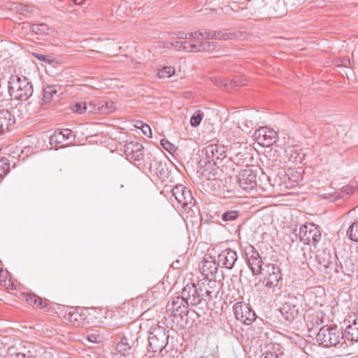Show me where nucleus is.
Masks as SVG:
<instances>
[{
  "instance_id": "nucleus-53",
  "label": "nucleus",
  "mask_w": 358,
  "mask_h": 358,
  "mask_svg": "<svg viewBox=\"0 0 358 358\" xmlns=\"http://www.w3.org/2000/svg\"><path fill=\"white\" fill-rule=\"evenodd\" d=\"M76 5H81L83 2V0H73Z\"/></svg>"
},
{
  "instance_id": "nucleus-34",
  "label": "nucleus",
  "mask_w": 358,
  "mask_h": 358,
  "mask_svg": "<svg viewBox=\"0 0 358 358\" xmlns=\"http://www.w3.org/2000/svg\"><path fill=\"white\" fill-rule=\"evenodd\" d=\"M101 115L109 114L115 110L114 103L113 101L108 100L101 101Z\"/></svg>"
},
{
  "instance_id": "nucleus-57",
  "label": "nucleus",
  "mask_w": 358,
  "mask_h": 358,
  "mask_svg": "<svg viewBox=\"0 0 358 358\" xmlns=\"http://www.w3.org/2000/svg\"><path fill=\"white\" fill-rule=\"evenodd\" d=\"M248 129H249V127H248V129H242V130H243V131H244L245 132H247Z\"/></svg>"
},
{
  "instance_id": "nucleus-13",
  "label": "nucleus",
  "mask_w": 358,
  "mask_h": 358,
  "mask_svg": "<svg viewBox=\"0 0 358 358\" xmlns=\"http://www.w3.org/2000/svg\"><path fill=\"white\" fill-rule=\"evenodd\" d=\"M316 261L320 265V269L323 268L326 273H330L336 262V256H333L329 251L325 250H318L315 255Z\"/></svg>"
},
{
  "instance_id": "nucleus-58",
  "label": "nucleus",
  "mask_w": 358,
  "mask_h": 358,
  "mask_svg": "<svg viewBox=\"0 0 358 358\" xmlns=\"http://www.w3.org/2000/svg\"><path fill=\"white\" fill-rule=\"evenodd\" d=\"M239 155H241V153L237 154V155H236V158H238V157Z\"/></svg>"
},
{
  "instance_id": "nucleus-50",
  "label": "nucleus",
  "mask_w": 358,
  "mask_h": 358,
  "mask_svg": "<svg viewBox=\"0 0 358 358\" xmlns=\"http://www.w3.org/2000/svg\"><path fill=\"white\" fill-rule=\"evenodd\" d=\"M6 275H7V274L3 271V269L0 268V284L6 283ZM4 285H6L4 284Z\"/></svg>"
},
{
  "instance_id": "nucleus-25",
  "label": "nucleus",
  "mask_w": 358,
  "mask_h": 358,
  "mask_svg": "<svg viewBox=\"0 0 358 358\" xmlns=\"http://www.w3.org/2000/svg\"><path fill=\"white\" fill-rule=\"evenodd\" d=\"M116 350L121 355L126 357L133 353L134 347L129 345L128 339L126 337H122L116 345Z\"/></svg>"
},
{
  "instance_id": "nucleus-2",
  "label": "nucleus",
  "mask_w": 358,
  "mask_h": 358,
  "mask_svg": "<svg viewBox=\"0 0 358 358\" xmlns=\"http://www.w3.org/2000/svg\"><path fill=\"white\" fill-rule=\"evenodd\" d=\"M8 90L12 99L27 101L33 94V85L24 76H12L8 82Z\"/></svg>"
},
{
  "instance_id": "nucleus-17",
  "label": "nucleus",
  "mask_w": 358,
  "mask_h": 358,
  "mask_svg": "<svg viewBox=\"0 0 358 358\" xmlns=\"http://www.w3.org/2000/svg\"><path fill=\"white\" fill-rule=\"evenodd\" d=\"M218 266H220L217 264V261L210 256L202 261L199 268L201 271L202 275L206 278H215Z\"/></svg>"
},
{
  "instance_id": "nucleus-55",
  "label": "nucleus",
  "mask_w": 358,
  "mask_h": 358,
  "mask_svg": "<svg viewBox=\"0 0 358 358\" xmlns=\"http://www.w3.org/2000/svg\"><path fill=\"white\" fill-rule=\"evenodd\" d=\"M162 169L160 170V171H157L156 173L158 174V176H162Z\"/></svg>"
},
{
  "instance_id": "nucleus-35",
  "label": "nucleus",
  "mask_w": 358,
  "mask_h": 358,
  "mask_svg": "<svg viewBox=\"0 0 358 358\" xmlns=\"http://www.w3.org/2000/svg\"><path fill=\"white\" fill-rule=\"evenodd\" d=\"M10 169V161L6 157L0 159V177H4Z\"/></svg>"
},
{
  "instance_id": "nucleus-10",
  "label": "nucleus",
  "mask_w": 358,
  "mask_h": 358,
  "mask_svg": "<svg viewBox=\"0 0 358 358\" xmlns=\"http://www.w3.org/2000/svg\"><path fill=\"white\" fill-rule=\"evenodd\" d=\"M247 263L254 275H260L264 268L263 262L257 250L250 245L245 250Z\"/></svg>"
},
{
  "instance_id": "nucleus-28",
  "label": "nucleus",
  "mask_w": 358,
  "mask_h": 358,
  "mask_svg": "<svg viewBox=\"0 0 358 358\" xmlns=\"http://www.w3.org/2000/svg\"><path fill=\"white\" fill-rule=\"evenodd\" d=\"M209 165L205 167L202 171V176L207 180H215L217 176V169L214 167L209 161Z\"/></svg>"
},
{
  "instance_id": "nucleus-7",
  "label": "nucleus",
  "mask_w": 358,
  "mask_h": 358,
  "mask_svg": "<svg viewBox=\"0 0 358 358\" xmlns=\"http://www.w3.org/2000/svg\"><path fill=\"white\" fill-rule=\"evenodd\" d=\"M257 169H252L248 166L238 172L236 176L237 182L243 190L248 192L257 187Z\"/></svg>"
},
{
  "instance_id": "nucleus-3",
  "label": "nucleus",
  "mask_w": 358,
  "mask_h": 358,
  "mask_svg": "<svg viewBox=\"0 0 358 358\" xmlns=\"http://www.w3.org/2000/svg\"><path fill=\"white\" fill-rule=\"evenodd\" d=\"M341 339H343V336H341L336 326H324L320 329L316 336V340L318 343L326 348L336 346Z\"/></svg>"
},
{
  "instance_id": "nucleus-8",
  "label": "nucleus",
  "mask_w": 358,
  "mask_h": 358,
  "mask_svg": "<svg viewBox=\"0 0 358 358\" xmlns=\"http://www.w3.org/2000/svg\"><path fill=\"white\" fill-rule=\"evenodd\" d=\"M233 310L236 319L245 324H250L256 319V315L251 307L243 302L236 303Z\"/></svg>"
},
{
  "instance_id": "nucleus-42",
  "label": "nucleus",
  "mask_w": 358,
  "mask_h": 358,
  "mask_svg": "<svg viewBox=\"0 0 358 358\" xmlns=\"http://www.w3.org/2000/svg\"><path fill=\"white\" fill-rule=\"evenodd\" d=\"M160 143H161L162 146L168 152H172L175 151L174 145L172 144L171 143H170L168 140L162 139L160 141Z\"/></svg>"
},
{
  "instance_id": "nucleus-39",
  "label": "nucleus",
  "mask_w": 358,
  "mask_h": 358,
  "mask_svg": "<svg viewBox=\"0 0 358 358\" xmlns=\"http://www.w3.org/2000/svg\"><path fill=\"white\" fill-rule=\"evenodd\" d=\"M185 41H182V46H185L182 49V51L186 52H196V45L193 43H189L188 39H185Z\"/></svg>"
},
{
  "instance_id": "nucleus-54",
  "label": "nucleus",
  "mask_w": 358,
  "mask_h": 358,
  "mask_svg": "<svg viewBox=\"0 0 358 358\" xmlns=\"http://www.w3.org/2000/svg\"><path fill=\"white\" fill-rule=\"evenodd\" d=\"M215 84L216 85H220L221 84H222V82L221 80H218L217 79H215Z\"/></svg>"
},
{
  "instance_id": "nucleus-38",
  "label": "nucleus",
  "mask_w": 358,
  "mask_h": 358,
  "mask_svg": "<svg viewBox=\"0 0 358 358\" xmlns=\"http://www.w3.org/2000/svg\"><path fill=\"white\" fill-rule=\"evenodd\" d=\"M175 72V69L172 66H166L158 72V76L160 78H170Z\"/></svg>"
},
{
  "instance_id": "nucleus-23",
  "label": "nucleus",
  "mask_w": 358,
  "mask_h": 358,
  "mask_svg": "<svg viewBox=\"0 0 358 358\" xmlns=\"http://www.w3.org/2000/svg\"><path fill=\"white\" fill-rule=\"evenodd\" d=\"M200 31H196L189 33H185V32H174L173 33V35L175 38L178 39H188L189 43H193L195 44V45L198 46L199 43L201 41V37L200 36Z\"/></svg>"
},
{
  "instance_id": "nucleus-46",
  "label": "nucleus",
  "mask_w": 358,
  "mask_h": 358,
  "mask_svg": "<svg viewBox=\"0 0 358 358\" xmlns=\"http://www.w3.org/2000/svg\"><path fill=\"white\" fill-rule=\"evenodd\" d=\"M87 339L90 343H98L100 341V336L95 334H91L87 336Z\"/></svg>"
},
{
  "instance_id": "nucleus-6",
  "label": "nucleus",
  "mask_w": 358,
  "mask_h": 358,
  "mask_svg": "<svg viewBox=\"0 0 358 358\" xmlns=\"http://www.w3.org/2000/svg\"><path fill=\"white\" fill-rule=\"evenodd\" d=\"M260 274L263 275L262 283L267 288L277 287L280 281L282 280L279 266L273 264H266Z\"/></svg>"
},
{
  "instance_id": "nucleus-14",
  "label": "nucleus",
  "mask_w": 358,
  "mask_h": 358,
  "mask_svg": "<svg viewBox=\"0 0 358 358\" xmlns=\"http://www.w3.org/2000/svg\"><path fill=\"white\" fill-rule=\"evenodd\" d=\"M238 259L237 253L231 248L222 250L217 256V264L222 268L231 269Z\"/></svg>"
},
{
  "instance_id": "nucleus-9",
  "label": "nucleus",
  "mask_w": 358,
  "mask_h": 358,
  "mask_svg": "<svg viewBox=\"0 0 358 358\" xmlns=\"http://www.w3.org/2000/svg\"><path fill=\"white\" fill-rule=\"evenodd\" d=\"M172 195L181 207L191 209L194 204L192 192L182 185H177L172 189Z\"/></svg>"
},
{
  "instance_id": "nucleus-56",
  "label": "nucleus",
  "mask_w": 358,
  "mask_h": 358,
  "mask_svg": "<svg viewBox=\"0 0 358 358\" xmlns=\"http://www.w3.org/2000/svg\"><path fill=\"white\" fill-rule=\"evenodd\" d=\"M139 122H137V123L136 124L135 127H136V128H139V129H141V124H138Z\"/></svg>"
},
{
  "instance_id": "nucleus-59",
  "label": "nucleus",
  "mask_w": 358,
  "mask_h": 358,
  "mask_svg": "<svg viewBox=\"0 0 358 358\" xmlns=\"http://www.w3.org/2000/svg\"><path fill=\"white\" fill-rule=\"evenodd\" d=\"M266 178H267V180H269V177H268V176H266Z\"/></svg>"
},
{
  "instance_id": "nucleus-22",
  "label": "nucleus",
  "mask_w": 358,
  "mask_h": 358,
  "mask_svg": "<svg viewBox=\"0 0 358 358\" xmlns=\"http://www.w3.org/2000/svg\"><path fill=\"white\" fill-rule=\"evenodd\" d=\"M15 117L8 110H0V135L6 132L15 123Z\"/></svg>"
},
{
  "instance_id": "nucleus-27",
  "label": "nucleus",
  "mask_w": 358,
  "mask_h": 358,
  "mask_svg": "<svg viewBox=\"0 0 358 358\" xmlns=\"http://www.w3.org/2000/svg\"><path fill=\"white\" fill-rule=\"evenodd\" d=\"M31 30L36 34L43 36L48 35L50 29L46 24H33L30 26Z\"/></svg>"
},
{
  "instance_id": "nucleus-4",
  "label": "nucleus",
  "mask_w": 358,
  "mask_h": 358,
  "mask_svg": "<svg viewBox=\"0 0 358 358\" xmlns=\"http://www.w3.org/2000/svg\"><path fill=\"white\" fill-rule=\"evenodd\" d=\"M168 339L169 336L166 334V329L157 325L150 329L148 347L153 352L157 351L162 352L168 343Z\"/></svg>"
},
{
  "instance_id": "nucleus-51",
  "label": "nucleus",
  "mask_w": 358,
  "mask_h": 358,
  "mask_svg": "<svg viewBox=\"0 0 358 358\" xmlns=\"http://www.w3.org/2000/svg\"><path fill=\"white\" fill-rule=\"evenodd\" d=\"M163 48L171 49L173 48V42L165 41L163 42Z\"/></svg>"
},
{
  "instance_id": "nucleus-36",
  "label": "nucleus",
  "mask_w": 358,
  "mask_h": 358,
  "mask_svg": "<svg viewBox=\"0 0 358 358\" xmlns=\"http://www.w3.org/2000/svg\"><path fill=\"white\" fill-rule=\"evenodd\" d=\"M73 111L78 114H83L87 112V102H76L71 107Z\"/></svg>"
},
{
  "instance_id": "nucleus-21",
  "label": "nucleus",
  "mask_w": 358,
  "mask_h": 358,
  "mask_svg": "<svg viewBox=\"0 0 358 358\" xmlns=\"http://www.w3.org/2000/svg\"><path fill=\"white\" fill-rule=\"evenodd\" d=\"M22 300L38 309H44L48 306L46 301L43 300L41 297L32 293H23Z\"/></svg>"
},
{
  "instance_id": "nucleus-26",
  "label": "nucleus",
  "mask_w": 358,
  "mask_h": 358,
  "mask_svg": "<svg viewBox=\"0 0 358 358\" xmlns=\"http://www.w3.org/2000/svg\"><path fill=\"white\" fill-rule=\"evenodd\" d=\"M282 352L279 344H271L266 347V350L260 358H282Z\"/></svg>"
},
{
  "instance_id": "nucleus-40",
  "label": "nucleus",
  "mask_w": 358,
  "mask_h": 358,
  "mask_svg": "<svg viewBox=\"0 0 358 358\" xmlns=\"http://www.w3.org/2000/svg\"><path fill=\"white\" fill-rule=\"evenodd\" d=\"M201 34L200 36L202 40L207 41L208 39H215L216 38L215 31H200Z\"/></svg>"
},
{
  "instance_id": "nucleus-49",
  "label": "nucleus",
  "mask_w": 358,
  "mask_h": 358,
  "mask_svg": "<svg viewBox=\"0 0 358 358\" xmlns=\"http://www.w3.org/2000/svg\"><path fill=\"white\" fill-rule=\"evenodd\" d=\"M185 46H182V41H173V48L177 51H182Z\"/></svg>"
},
{
  "instance_id": "nucleus-20",
  "label": "nucleus",
  "mask_w": 358,
  "mask_h": 358,
  "mask_svg": "<svg viewBox=\"0 0 358 358\" xmlns=\"http://www.w3.org/2000/svg\"><path fill=\"white\" fill-rule=\"evenodd\" d=\"M280 312L287 321L291 322L298 315L299 307L294 303V300L292 299L290 301L283 303Z\"/></svg>"
},
{
  "instance_id": "nucleus-61",
  "label": "nucleus",
  "mask_w": 358,
  "mask_h": 358,
  "mask_svg": "<svg viewBox=\"0 0 358 358\" xmlns=\"http://www.w3.org/2000/svg\"><path fill=\"white\" fill-rule=\"evenodd\" d=\"M357 208H358V206H357Z\"/></svg>"
},
{
  "instance_id": "nucleus-41",
  "label": "nucleus",
  "mask_w": 358,
  "mask_h": 358,
  "mask_svg": "<svg viewBox=\"0 0 358 358\" xmlns=\"http://www.w3.org/2000/svg\"><path fill=\"white\" fill-rule=\"evenodd\" d=\"M65 141L60 131H56L55 134L50 136V143H62Z\"/></svg>"
},
{
  "instance_id": "nucleus-30",
  "label": "nucleus",
  "mask_w": 358,
  "mask_h": 358,
  "mask_svg": "<svg viewBox=\"0 0 358 358\" xmlns=\"http://www.w3.org/2000/svg\"><path fill=\"white\" fill-rule=\"evenodd\" d=\"M57 91L53 86H47L43 89V101L46 103L50 102L54 96L57 95Z\"/></svg>"
},
{
  "instance_id": "nucleus-60",
  "label": "nucleus",
  "mask_w": 358,
  "mask_h": 358,
  "mask_svg": "<svg viewBox=\"0 0 358 358\" xmlns=\"http://www.w3.org/2000/svg\"><path fill=\"white\" fill-rule=\"evenodd\" d=\"M1 152V149L0 148V152Z\"/></svg>"
},
{
  "instance_id": "nucleus-31",
  "label": "nucleus",
  "mask_w": 358,
  "mask_h": 358,
  "mask_svg": "<svg viewBox=\"0 0 358 358\" xmlns=\"http://www.w3.org/2000/svg\"><path fill=\"white\" fill-rule=\"evenodd\" d=\"M101 103L100 101H90L87 102V112L91 114H99L101 113Z\"/></svg>"
},
{
  "instance_id": "nucleus-11",
  "label": "nucleus",
  "mask_w": 358,
  "mask_h": 358,
  "mask_svg": "<svg viewBox=\"0 0 358 358\" xmlns=\"http://www.w3.org/2000/svg\"><path fill=\"white\" fill-rule=\"evenodd\" d=\"M254 136L258 143L264 147L272 145L278 139L277 133L273 129L266 127H261L255 130Z\"/></svg>"
},
{
  "instance_id": "nucleus-48",
  "label": "nucleus",
  "mask_w": 358,
  "mask_h": 358,
  "mask_svg": "<svg viewBox=\"0 0 358 358\" xmlns=\"http://www.w3.org/2000/svg\"><path fill=\"white\" fill-rule=\"evenodd\" d=\"M34 57H36L38 59H39L41 62L50 63L52 61L48 57L47 55L39 54V53H34Z\"/></svg>"
},
{
  "instance_id": "nucleus-52",
  "label": "nucleus",
  "mask_w": 358,
  "mask_h": 358,
  "mask_svg": "<svg viewBox=\"0 0 358 358\" xmlns=\"http://www.w3.org/2000/svg\"><path fill=\"white\" fill-rule=\"evenodd\" d=\"M333 268H334L335 273H338L341 272L342 266L337 265L336 263L334 264Z\"/></svg>"
},
{
  "instance_id": "nucleus-45",
  "label": "nucleus",
  "mask_w": 358,
  "mask_h": 358,
  "mask_svg": "<svg viewBox=\"0 0 358 358\" xmlns=\"http://www.w3.org/2000/svg\"><path fill=\"white\" fill-rule=\"evenodd\" d=\"M59 131L63 136L65 141L70 140L73 137L72 131L70 129H66Z\"/></svg>"
},
{
  "instance_id": "nucleus-1",
  "label": "nucleus",
  "mask_w": 358,
  "mask_h": 358,
  "mask_svg": "<svg viewBox=\"0 0 358 358\" xmlns=\"http://www.w3.org/2000/svg\"><path fill=\"white\" fill-rule=\"evenodd\" d=\"M205 282L189 283L184 287L181 292L183 299L192 306H196L202 302L208 303L212 299V292Z\"/></svg>"
},
{
  "instance_id": "nucleus-15",
  "label": "nucleus",
  "mask_w": 358,
  "mask_h": 358,
  "mask_svg": "<svg viewBox=\"0 0 358 358\" xmlns=\"http://www.w3.org/2000/svg\"><path fill=\"white\" fill-rule=\"evenodd\" d=\"M207 158L212 160L213 165L215 166L217 160H221L227 157V148L223 145L210 144L206 148Z\"/></svg>"
},
{
  "instance_id": "nucleus-37",
  "label": "nucleus",
  "mask_w": 358,
  "mask_h": 358,
  "mask_svg": "<svg viewBox=\"0 0 358 358\" xmlns=\"http://www.w3.org/2000/svg\"><path fill=\"white\" fill-rule=\"evenodd\" d=\"M203 117V113L201 110L194 112L190 119V124L192 127H196L199 126Z\"/></svg>"
},
{
  "instance_id": "nucleus-44",
  "label": "nucleus",
  "mask_w": 358,
  "mask_h": 358,
  "mask_svg": "<svg viewBox=\"0 0 358 358\" xmlns=\"http://www.w3.org/2000/svg\"><path fill=\"white\" fill-rule=\"evenodd\" d=\"M357 189V185H348L342 188V192L343 193H345L347 194H353L355 190Z\"/></svg>"
},
{
  "instance_id": "nucleus-43",
  "label": "nucleus",
  "mask_w": 358,
  "mask_h": 358,
  "mask_svg": "<svg viewBox=\"0 0 358 358\" xmlns=\"http://www.w3.org/2000/svg\"><path fill=\"white\" fill-rule=\"evenodd\" d=\"M138 124H141V129L143 132V134L145 136H147L148 137H151L152 136V131L148 124H144L142 122H140Z\"/></svg>"
},
{
  "instance_id": "nucleus-29",
  "label": "nucleus",
  "mask_w": 358,
  "mask_h": 358,
  "mask_svg": "<svg viewBox=\"0 0 358 358\" xmlns=\"http://www.w3.org/2000/svg\"><path fill=\"white\" fill-rule=\"evenodd\" d=\"M215 42L201 40V43L196 46V52H210L216 48Z\"/></svg>"
},
{
  "instance_id": "nucleus-12",
  "label": "nucleus",
  "mask_w": 358,
  "mask_h": 358,
  "mask_svg": "<svg viewBox=\"0 0 358 358\" xmlns=\"http://www.w3.org/2000/svg\"><path fill=\"white\" fill-rule=\"evenodd\" d=\"M189 306L187 301L181 295V296L173 297L171 302L169 303L166 307L168 310L171 311L174 317L180 316L182 318L183 316L187 315Z\"/></svg>"
},
{
  "instance_id": "nucleus-33",
  "label": "nucleus",
  "mask_w": 358,
  "mask_h": 358,
  "mask_svg": "<svg viewBox=\"0 0 358 358\" xmlns=\"http://www.w3.org/2000/svg\"><path fill=\"white\" fill-rule=\"evenodd\" d=\"M348 238L355 242H358V222L352 223L347 231Z\"/></svg>"
},
{
  "instance_id": "nucleus-47",
  "label": "nucleus",
  "mask_w": 358,
  "mask_h": 358,
  "mask_svg": "<svg viewBox=\"0 0 358 358\" xmlns=\"http://www.w3.org/2000/svg\"><path fill=\"white\" fill-rule=\"evenodd\" d=\"M303 250V261H307L308 259H310L312 258V251H311V249L310 248H303L302 249Z\"/></svg>"
},
{
  "instance_id": "nucleus-24",
  "label": "nucleus",
  "mask_w": 358,
  "mask_h": 358,
  "mask_svg": "<svg viewBox=\"0 0 358 358\" xmlns=\"http://www.w3.org/2000/svg\"><path fill=\"white\" fill-rule=\"evenodd\" d=\"M215 40H236L243 37L244 34L241 31H230L228 30L215 31Z\"/></svg>"
},
{
  "instance_id": "nucleus-16",
  "label": "nucleus",
  "mask_w": 358,
  "mask_h": 358,
  "mask_svg": "<svg viewBox=\"0 0 358 358\" xmlns=\"http://www.w3.org/2000/svg\"><path fill=\"white\" fill-rule=\"evenodd\" d=\"M87 310L83 308L71 307L67 313V320L73 325L79 327L85 324Z\"/></svg>"
},
{
  "instance_id": "nucleus-32",
  "label": "nucleus",
  "mask_w": 358,
  "mask_h": 358,
  "mask_svg": "<svg viewBox=\"0 0 358 358\" xmlns=\"http://www.w3.org/2000/svg\"><path fill=\"white\" fill-rule=\"evenodd\" d=\"M239 211L235 210H227L222 213L221 219L223 222H232L238 217Z\"/></svg>"
},
{
  "instance_id": "nucleus-5",
  "label": "nucleus",
  "mask_w": 358,
  "mask_h": 358,
  "mask_svg": "<svg viewBox=\"0 0 358 358\" xmlns=\"http://www.w3.org/2000/svg\"><path fill=\"white\" fill-rule=\"evenodd\" d=\"M299 236L305 245H313L315 247L321 239V231L317 224L306 223L300 227Z\"/></svg>"
},
{
  "instance_id": "nucleus-18",
  "label": "nucleus",
  "mask_w": 358,
  "mask_h": 358,
  "mask_svg": "<svg viewBox=\"0 0 358 358\" xmlns=\"http://www.w3.org/2000/svg\"><path fill=\"white\" fill-rule=\"evenodd\" d=\"M143 146L141 143L131 141L125 145L124 152L128 158L139 161L143 157Z\"/></svg>"
},
{
  "instance_id": "nucleus-19",
  "label": "nucleus",
  "mask_w": 358,
  "mask_h": 358,
  "mask_svg": "<svg viewBox=\"0 0 358 358\" xmlns=\"http://www.w3.org/2000/svg\"><path fill=\"white\" fill-rule=\"evenodd\" d=\"M343 336L350 341L358 342V317L348 321Z\"/></svg>"
}]
</instances>
